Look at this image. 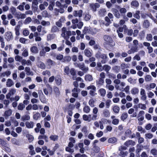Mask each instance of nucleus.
<instances>
[{
  "instance_id": "obj_1",
  "label": "nucleus",
  "mask_w": 157,
  "mask_h": 157,
  "mask_svg": "<svg viewBox=\"0 0 157 157\" xmlns=\"http://www.w3.org/2000/svg\"><path fill=\"white\" fill-rule=\"evenodd\" d=\"M104 39L107 44L111 47H113L115 45V43L113 41L112 38L110 36L105 35L104 36Z\"/></svg>"
},
{
  "instance_id": "obj_2",
  "label": "nucleus",
  "mask_w": 157,
  "mask_h": 157,
  "mask_svg": "<svg viewBox=\"0 0 157 157\" xmlns=\"http://www.w3.org/2000/svg\"><path fill=\"white\" fill-rule=\"evenodd\" d=\"M87 89L90 90L89 94L91 96H94L97 94L95 93L96 87L94 86L90 85L87 87Z\"/></svg>"
},
{
  "instance_id": "obj_3",
  "label": "nucleus",
  "mask_w": 157,
  "mask_h": 157,
  "mask_svg": "<svg viewBox=\"0 0 157 157\" xmlns=\"http://www.w3.org/2000/svg\"><path fill=\"white\" fill-rule=\"evenodd\" d=\"M84 32L86 33H89L93 35L96 33L97 31L95 29H88L87 27H85L84 28Z\"/></svg>"
},
{
  "instance_id": "obj_4",
  "label": "nucleus",
  "mask_w": 157,
  "mask_h": 157,
  "mask_svg": "<svg viewBox=\"0 0 157 157\" xmlns=\"http://www.w3.org/2000/svg\"><path fill=\"white\" fill-rule=\"evenodd\" d=\"M96 57L97 58L100 57L102 59H103V60L101 61V62L103 63H105L106 61L107 56L106 54H103L100 55L99 53H97L96 55Z\"/></svg>"
},
{
  "instance_id": "obj_5",
  "label": "nucleus",
  "mask_w": 157,
  "mask_h": 157,
  "mask_svg": "<svg viewBox=\"0 0 157 157\" xmlns=\"http://www.w3.org/2000/svg\"><path fill=\"white\" fill-rule=\"evenodd\" d=\"M82 11L81 10H75L73 12V15L75 17H81L82 16Z\"/></svg>"
},
{
  "instance_id": "obj_6",
  "label": "nucleus",
  "mask_w": 157,
  "mask_h": 157,
  "mask_svg": "<svg viewBox=\"0 0 157 157\" xmlns=\"http://www.w3.org/2000/svg\"><path fill=\"white\" fill-rule=\"evenodd\" d=\"M16 92V90L14 89H10L8 94L6 95V97L7 99H9L10 97L14 94Z\"/></svg>"
},
{
  "instance_id": "obj_7",
  "label": "nucleus",
  "mask_w": 157,
  "mask_h": 157,
  "mask_svg": "<svg viewBox=\"0 0 157 157\" xmlns=\"http://www.w3.org/2000/svg\"><path fill=\"white\" fill-rule=\"evenodd\" d=\"M90 6L92 10L94 11H96L97 8H98L100 7L99 5L97 3L94 4L92 3L90 4Z\"/></svg>"
},
{
  "instance_id": "obj_8",
  "label": "nucleus",
  "mask_w": 157,
  "mask_h": 157,
  "mask_svg": "<svg viewBox=\"0 0 157 157\" xmlns=\"http://www.w3.org/2000/svg\"><path fill=\"white\" fill-rule=\"evenodd\" d=\"M85 55L87 57H91L92 55L91 50L89 49L86 48L84 51Z\"/></svg>"
},
{
  "instance_id": "obj_9",
  "label": "nucleus",
  "mask_w": 157,
  "mask_h": 157,
  "mask_svg": "<svg viewBox=\"0 0 157 157\" xmlns=\"http://www.w3.org/2000/svg\"><path fill=\"white\" fill-rule=\"evenodd\" d=\"M5 38L7 41H10L13 38L12 34L10 32H7L5 34Z\"/></svg>"
},
{
  "instance_id": "obj_10",
  "label": "nucleus",
  "mask_w": 157,
  "mask_h": 157,
  "mask_svg": "<svg viewBox=\"0 0 157 157\" xmlns=\"http://www.w3.org/2000/svg\"><path fill=\"white\" fill-rule=\"evenodd\" d=\"M65 21V18L64 17H61L59 20L56 22V25L59 27H61L62 26V23Z\"/></svg>"
},
{
  "instance_id": "obj_11",
  "label": "nucleus",
  "mask_w": 157,
  "mask_h": 157,
  "mask_svg": "<svg viewBox=\"0 0 157 157\" xmlns=\"http://www.w3.org/2000/svg\"><path fill=\"white\" fill-rule=\"evenodd\" d=\"M112 11L114 15L116 17L119 18H120L121 15L118 11L116 9L113 8Z\"/></svg>"
},
{
  "instance_id": "obj_12",
  "label": "nucleus",
  "mask_w": 157,
  "mask_h": 157,
  "mask_svg": "<svg viewBox=\"0 0 157 157\" xmlns=\"http://www.w3.org/2000/svg\"><path fill=\"white\" fill-rule=\"evenodd\" d=\"M78 67L82 70L85 73L87 72L88 70V68L85 67L83 63L78 65Z\"/></svg>"
},
{
  "instance_id": "obj_13",
  "label": "nucleus",
  "mask_w": 157,
  "mask_h": 157,
  "mask_svg": "<svg viewBox=\"0 0 157 157\" xmlns=\"http://www.w3.org/2000/svg\"><path fill=\"white\" fill-rule=\"evenodd\" d=\"M11 74L10 71H6L2 73H0V77L2 78L6 76L8 77Z\"/></svg>"
},
{
  "instance_id": "obj_14",
  "label": "nucleus",
  "mask_w": 157,
  "mask_h": 157,
  "mask_svg": "<svg viewBox=\"0 0 157 157\" xmlns=\"http://www.w3.org/2000/svg\"><path fill=\"white\" fill-rule=\"evenodd\" d=\"M75 106L74 105H71L69 106V110L67 111L68 114L70 116H71L72 115V110L74 108Z\"/></svg>"
},
{
  "instance_id": "obj_15",
  "label": "nucleus",
  "mask_w": 157,
  "mask_h": 157,
  "mask_svg": "<svg viewBox=\"0 0 157 157\" xmlns=\"http://www.w3.org/2000/svg\"><path fill=\"white\" fill-rule=\"evenodd\" d=\"M85 79L86 81L90 82L93 80V78L91 75L88 74L85 76Z\"/></svg>"
},
{
  "instance_id": "obj_16",
  "label": "nucleus",
  "mask_w": 157,
  "mask_h": 157,
  "mask_svg": "<svg viewBox=\"0 0 157 157\" xmlns=\"http://www.w3.org/2000/svg\"><path fill=\"white\" fill-rule=\"evenodd\" d=\"M91 115H87L85 114L83 116V120L85 121H88L89 122L91 120Z\"/></svg>"
},
{
  "instance_id": "obj_17",
  "label": "nucleus",
  "mask_w": 157,
  "mask_h": 157,
  "mask_svg": "<svg viewBox=\"0 0 157 157\" xmlns=\"http://www.w3.org/2000/svg\"><path fill=\"white\" fill-rule=\"evenodd\" d=\"M25 125L28 128H33L34 126V123L32 121L27 122L25 123Z\"/></svg>"
},
{
  "instance_id": "obj_18",
  "label": "nucleus",
  "mask_w": 157,
  "mask_h": 157,
  "mask_svg": "<svg viewBox=\"0 0 157 157\" xmlns=\"http://www.w3.org/2000/svg\"><path fill=\"white\" fill-rule=\"evenodd\" d=\"M25 71L26 74L28 75H33V72L31 71L30 68L29 67H26L25 68Z\"/></svg>"
},
{
  "instance_id": "obj_19",
  "label": "nucleus",
  "mask_w": 157,
  "mask_h": 157,
  "mask_svg": "<svg viewBox=\"0 0 157 157\" xmlns=\"http://www.w3.org/2000/svg\"><path fill=\"white\" fill-rule=\"evenodd\" d=\"M106 11L105 9H101L98 11L99 15L101 16H104L106 13Z\"/></svg>"
},
{
  "instance_id": "obj_20",
  "label": "nucleus",
  "mask_w": 157,
  "mask_h": 157,
  "mask_svg": "<svg viewBox=\"0 0 157 157\" xmlns=\"http://www.w3.org/2000/svg\"><path fill=\"white\" fill-rule=\"evenodd\" d=\"M12 113V111L11 109H9L6 110L4 113V116L6 117H8L10 116Z\"/></svg>"
},
{
  "instance_id": "obj_21",
  "label": "nucleus",
  "mask_w": 157,
  "mask_h": 157,
  "mask_svg": "<svg viewBox=\"0 0 157 157\" xmlns=\"http://www.w3.org/2000/svg\"><path fill=\"white\" fill-rule=\"evenodd\" d=\"M139 89L136 87H134L131 90V94L133 95H135L139 93Z\"/></svg>"
},
{
  "instance_id": "obj_22",
  "label": "nucleus",
  "mask_w": 157,
  "mask_h": 157,
  "mask_svg": "<svg viewBox=\"0 0 157 157\" xmlns=\"http://www.w3.org/2000/svg\"><path fill=\"white\" fill-rule=\"evenodd\" d=\"M30 51L32 52L35 54L38 53L39 51L37 48L35 46H33L31 48Z\"/></svg>"
},
{
  "instance_id": "obj_23",
  "label": "nucleus",
  "mask_w": 157,
  "mask_h": 157,
  "mask_svg": "<svg viewBox=\"0 0 157 157\" xmlns=\"http://www.w3.org/2000/svg\"><path fill=\"white\" fill-rule=\"evenodd\" d=\"M95 100L94 99L92 98L90 99L88 102L89 104V105L92 107H93L95 106Z\"/></svg>"
},
{
  "instance_id": "obj_24",
  "label": "nucleus",
  "mask_w": 157,
  "mask_h": 157,
  "mask_svg": "<svg viewBox=\"0 0 157 157\" xmlns=\"http://www.w3.org/2000/svg\"><path fill=\"white\" fill-rule=\"evenodd\" d=\"M16 17L18 19H24L25 17V14L24 13H18Z\"/></svg>"
},
{
  "instance_id": "obj_25",
  "label": "nucleus",
  "mask_w": 157,
  "mask_h": 157,
  "mask_svg": "<svg viewBox=\"0 0 157 157\" xmlns=\"http://www.w3.org/2000/svg\"><path fill=\"white\" fill-rule=\"evenodd\" d=\"M53 61L51 59H49L47 60L46 64L48 66L49 68H50L51 66L53 65Z\"/></svg>"
},
{
  "instance_id": "obj_26",
  "label": "nucleus",
  "mask_w": 157,
  "mask_h": 157,
  "mask_svg": "<svg viewBox=\"0 0 157 157\" xmlns=\"http://www.w3.org/2000/svg\"><path fill=\"white\" fill-rule=\"evenodd\" d=\"M13 81L10 79H8L6 82V86H7L10 87L13 86Z\"/></svg>"
},
{
  "instance_id": "obj_27",
  "label": "nucleus",
  "mask_w": 157,
  "mask_h": 157,
  "mask_svg": "<svg viewBox=\"0 0 157 157\" xmlns=\"http://www.w3.org/2000/svg\"><path fill=\"white\" fill-rule=\"evenodd\" d=\"M50 139L53 141H56L58 138V136L56 135H51L50 136Z\"/></svg>"
},
{
  "instance_id": "obj_28",
  "label": "nucleus",
  "mask_w": 157,
  "mask_h": 157,
  "mask_svg": "<svg viewBox=\"0 0 157 157\" xmlns=\"http://www.w3.org/2000/svg\"><path fill=\"white\" fill-rule=\"evenodd\" d=\"M10 11L12 14L13 15H16L17 13L15 7L13 6L11 7L10 8Z\"/></svg>"
},
{
  "instance_id": "obj_29",
  "label": "nucleus",
  "mask_w": 157,
  "mask_h": 157,
  "mask_svg": "<svg viewBox=\"0 0 157 157\" xmlns=\"http://www.w3.org/2000/svg\"><path fill=\"white\" fill-rule=\"evenodd\" d=\"M30 119V116L27 114L25 115L22 116L21 117V119L22 121L29 120Z\"/></svg>"
},
{
  "instance_id": "obj_30",
  "label": "nucleus",
  "mask_w": 157,
  "mask_h": 157,
  "mask_svg": "<svg viewBox=\"0 0 157 157\" xmlns=\"http://www.w3.org/2000/svg\"><path fill=\"white\" fill-rule=\"evenodd\" d=\"M138 106L139 108H140L142 109L145 110L147 108L146 105L144 104L139 103L138 105Z\"/></svg>"
},
{
  "instance_id": "obj_31",
  "label": "nucleus",
  "mask_w": 157,
  "mask_h": 157,
  "mask_svg": "<svg viewBox=\"0 0 157 157\" xmlns=\"http://www.w3.org/2000/svg\"><path fill=\"white\" fill-rule=\"evenodd\" d=\"M104 83V80L103 79L100 78L97 81L96 83L97 85H98V86L102 85Z\"/></svg>"
},
{
  "instance_id": "obj_32",
  "label": "nucleus",
  "mask_w": 157,
  "mask_h": 157,
  "mask_svg": "<svg viewBox=\"0 0 157 157\" xmlns=\"http://www.w3.org/2000/svg\"><path fill=\"white\" fill-rule=\"evenodd\" d=\"M100 95L102 97H104L106 94L105 90L103 88H101L99 90Z\"/></svg>"
},
{
  "instance_id": "obj_33",
  "label": "nucleus",
  "mask_w": 157,
  "mask_h": 157,
  "mask_svg": "<svg viewBox=\"0 0 157 157\" xmlns=\"http://www.w3.org/2000/svg\"><path fill=\"white\" fill-rule=\"evenodd\" d=\"M144 78L146 82H150L152 80V79L151 76L149 75H146Z\"/></svg>"
},
{
  "instance_id": "obj_34",
  "label": "nucleus",
  "mask_w": 157,
  "mask_h": 157,
  "mask_svg": "<svg viewBox=\"0 0 157 157\" xmlns=\"http://www.w3.org/2000/svg\"><path fill=\"white\" fill-rule=\"evenodd\" d=\"M42 74L44 76L49 77L51 75V72L49 71L46 70L42 72Z\"/></svg>"
},
{
  "instance_id": "obj_35",
  "label": "nucleus",
  "mask_w": 157,
  "mask_h": 157,
  "mask_svg": "<svg viewBox=\"0 0 157 157\" xmlns=\"http://www.w3.org/2000/svg\"><path fill=\"white\" fill-rule=\"evenodd\" d=\"M103 114L104 117H108L110 116L109 112L108 110H105L103 111Z\"/></svg>"
},
{
  "instance_id": "obj_36",
  "label": "nucleus",
  "mask_w": 157,
  "mask_h": 157,
  "mask_svg": "<svg viewBox=\"0 0 157 157\" xmlns=\"http://www.w3.org/2000/svg\"><path fill=\"white\" fill-rule=\"evenodd\" d=\"M113 109L115 113H118L119 111L120 108L118 106L115 105L113 107Z\"/></svg>"
},
{
  "instance_id": "obj_37",
  "label": "nucleus",
  "mask_w": 157,
  "mask_h": 157,
  "mask_svg": "<svg viewBox=\"0 0 157 157\" xmlns=\"http://www.w3.org/2000/svg\"><path fill=\"white\" fill-rule=\"evenodd\" d=\"M131 6H132L137 7L139 6L138 2L136 1H132L131 3Z\"/></svg>"
},
{
  "instance_id": "obj_38",
  "label": "nucleus",
  "mask_w": 157,
  "mask_h": 157,
  "mask_svg": "<svg viewBox=\"0 0 157 157\" xmlns=\"http://www.w3.org/2000/svg\"><path fill=\"white\" fill-rule=\"evenodd\" d=\"M117 141V139L115 137L110 138L108 140V142L109 143H114Z\"/></svg>"
},
{
  "instance_id": "obj_39",
  "label": "nucleus",
  "mask_w": 157,
  "mask_h": 157,
  "mask_svg": "<svg viewBox=\"0 0 157 157\" xmlns=\"http://www.w3.org/2000/svg\"><path fill=\"white\" fill-rule=\"evenodd\" d=\"M111 69V67L107 65H105L103 67V69L106 72H108V71Z\"/></svg>"
},
{
  "instance_id": "obj_40",
  "label": "nucleus",
  "mask_w": 157,
  "mask_h": 157,
  "mask_svg": "<svg viewBox=\"0 0 157 157\" xmlns=\"http://www.w3.org/2000/svg\"><path fill=\"white\" fill-rule=\"evenodd\" d=\"M25 105L23 104L22 103H20L19 104L17 107V108L18 110H22L25 108Z\"/></svg>"
},
{
  "instance_id": "obj_41",
  "label": "nucleus",
  "mask_w": 157,
  "mask_h": 157,
  "mask_svg": "<svg viewBox=\"0 0 157 157\" xmlns=\"http://www.w3.org/2000/svg\"><path fill=\"white\" fill-rule=\"evenodd\" d=\"M146 38L147 40L148 41H151L153 39L152 35L151 34H147Z\"/></svg>"
},
{
  "instance_id": "obj_42",
  "label": "nucleus",
  "mask_w": 157,
  "mask_h": 157,
  "mask_svg": "<svg viewBox=\"0 0 157 157\" xmlns=\"http://www.w3.org/2000/svg\"><path fill=\"white\" fill-rule=\"evenodd\" d=\"M55 81L57 85L59 86L61 83V79L60 78H56L55 79Z\"/></svg>"
},
{
  "instance_id": "obj_43",
  "label": "nucleus",
  "mask_w": 157,
  "mask_h": 157,
  "mask_svg": "<svg viewBox=\"0 0 157 157\" xmlns=\"http://www.w3.org/2000/svg\"><path fill=\"white\" fill-rule=\"evenodd\" d=\"M54 91L56 95H59V88L56 87L54 86L53 88Z\"/></svg>"
},
{
  "instance_id": "obj_44",
  "label": "nucleus",
  "mask_w": 157,
  "mask_h": 157,
  "mask_svg": "<svg viewBox=\"0 0 157 157\" xmlns=\"http://www.w3.org/2000/svg\"><path fill=\"white\" fill-rule=\"evenodd\" d=\"M128 114L126 113H123L121 116V119L123 121L125 120L127 117Z\"/></svg>"
},
{
  "instance_id": "obj_45",
  "label": "nucleus",
  "mask_w": 157,
  "mask_h": 157,
  "mask_svg": "<svg viewBox=\"0 0 157 157\" xmlns=\"http://www.w3.org/2000/svg\"><path fill=\"white\" fill-rule=\"evenodd\" d=\"M41 24L43 25L44 26H48L50 25V23L49 21H43L41 22Z\"/></svg>"
},
{
  "instance_id": "obj_46",
  "label": "nucleus",
  "mask_w": 157,
  "mask_h": 157,
  "mask_svg": "<svg viewBox=\"0 0 157 157\" xmlns=\"http://www.w3.org/2000/svg\"><path fill=\"white\" fill-rule=\"evenodd\" d=\"M40 116V114L39 113H36L33 116V119L35 120H37Z\"/></svg>"
},
{
  "instance_id": "obj_47",
  "label": "nucleus",
  "mask_w": 157,
  "mask_h": 157,
  "mask_svg": "<svg viewBox=\"0 0 157 157\" xmlns=\"http://www.w3.org/2000/svg\"><path fill=\"white\" fill-rule=\"evenodd\" d=\"M90 110V108L88 106H85L83 108V111L86 113H89Z\"/></svg>"
},
{
  "instance_id": "obj_48",
  "label": "nucleus",
  "mask_w": 157,
  "mask_h": 157,
  "mask_svg": "<svg viewBox=\"0 0 157 157\" xmlns=\"http://www.w3.org/2000/svg\"><path fill=\"white\" fill-rule=\"evenodd\" d=\"M140 12L139 11H136L135 14L133 15V16L136 19H139L140 18V17L139 15Z\"/></svg>"
},
{
  "instance_id": "obj_49",
  "label": "nucleus",
  "mask_w": 157,
  "mask_h": 157,
  "mask_svg": "<svg viewBox=\"0 0 157 157\" xmlns=\"http://www.w3.org/2000/svg\"><path fill=\"white\" fill-rule=\"evenodd\" d=\"M70 69L68 67H65L64 68V72L67 75L69 74L70 72Z\"/></svg>"
},
{
  "instance_id": "obj_50",
  "label": "nucleus",
  "mask_w": 157,
  "mask_h": 157,
  "mask_svg": "<svg viewBox=\"0 0 157 157\" xmlns=\"http://www.w3.org/2000/svg\"><path fill=\"white\" fill-rule=\"evenodd\" d=\"M32 21V19L30 17L27 18L25 20L24 23L25 24H27L29 23Z\"/></svg>"
},
{
  "instance_id": "obj_51",
  "label": "nucleus",
  "mask_w": 157,
  "mask_h": 157,
  "mask_svg": "<svg viewBox=\"0 0 157 157\" xmlns=\"http://www.w3.org/2000/svg\"><path fill=\"white\" fill-rule=\"evenodd\" d=\"M143 25L144 27L145 28H148L150 25V23L147 20L144 21V23Z\"/></svg>"
},
{
  "instance_id": "obj_52",
  "label": "nucleus",
  "mask_w": 157,
  "mask_h": 157,
  "mask_svg": "<svg viewBox=\"0 0 157 157\" xmlns=\"http://www.w3.org/2000/svg\"><path fill=\"white\" fill-rule=\"evenodd\" d=\"M26 137L28 138L29 142H31L33 140V136L29 134H27L26 136Z\"/></svg>"
},
{
  "instance_id": "obj_53",
  "label": "nucleus",
  "mask_w": 157,
  "mask_h": 157,
  "mask_svg": "<svg viewBox=\"0 0 157 157\" xmlns=\"http://www.w3.org/2000/svg\"><path fill=\"white\" fill-rule=\"evenodd\" d=\"M39 67L42 69H44L45 68V65L44 63L42 62H39L38 64Z\"/></svg>"
},
{
  "instance_id": "obj_54",
  "label": "nucleus",
  "mask_w": 157,
  "mask_h": 157,
  "mask_svg": "<svg viewBox=\"0 0 157 157\" xmlns=\"http://www.w3.org/2000/svg\"><path fill=\"white\" fill-rule=\"evenodd\" d=\"M54 2H51L48 7V9L50 10H52L53 9V6L54 5Z\"/></svg>"
},
{
  "instance_id": "obj_55",
  "label": "nucleus",
  "mask_w": 157,
  "mask_h": 157,
  "mask_svg": "<svg viewBox=\"0 0 157 157\" xmlns=\"http://www.w3.org/2000/svg\"><path fill=\"white\" fill-rule=\"evenodd\" d=\"M22 55L25 57H27L28 56V50L26 49H25L22 53Z\"/></svg>"
},
{
  "instance_id": "obj_56",
  "label": "nucleus",
  "mask_w": 157,
  "mask_h": 157,
  "mask_svg": "<svg viewBox=\"0 0 157 157\" xmlns=\"http://www.w3.org/2000/svg\"><path fill=\"white\" fill-rule=\"evenodd\" d=\"M22 59V57L18 55H17L15 57V60L16 61L21 62Z\"/></svg>"
},
{
  "instance_id": "obj_57",
  "label": "nucleus",
  "mask_w": 157,
  "mask_h": 157,
  "mask_svg": "<svg viewBox=\"0 0 157 157\" xmlns=\"http://www.w3.org/2000/svg\"><path fill=\"white\" fill-rule=\"evenodd\" d=\"M58 31V28L56 26H53L51 29V32L52 33L56 32Z\"/></svg>"
},
{
  "instance_id": "obj_58",
  "label": "nucleus",
  "mask_w": 157,
  "mask_h": 157,
  "mask_svg": "<svg viewBox=\"0 0 157 157\" xmlns=\"http://www.w3.org/2000/svg\"><path fill=\"white\" fill-rule=\"evenodd\" d=\"M71 147H67L66 148V151H67L71 153H72L74 152V150L73 149H71Z\"/></svg>"
},
{
  "instance_id": "obj_59",
  "label": "nucleus",
  "mask_w": 157,
  "mask_h": 157,
  "mask_svg": "<svg viewBox=\"0 0 157 157\" xmlns=\"http://www.w3.org/2000/svg\"><path fill=\"white\" fill-rule=\"evenodd\" d=\"M119 11L121 14H124L127 12L126 9L124 8H121Z\"/></svg>"
},
{
  "instance_id": "obj_60",
  "label": "nucleus",
  "mask_w": 157,
  "mask_h": 157,
  "mask_svg": "<svg viewBox=\"0 0 157 157\" xmlns=\"http://www.w3.org/2000/svg\"><path fill=\"white\" fill-rule=\"evenodd\" d=\"M119 121L117 119H114L113 120L112 123L114 125H117L119 123Z\"/></svg>"
},
{
  "instance_id": "obj_61",
  "label": "nucleus",
  "mask_w": 157,
  "mask_h": 157,
  "mask_svg": "<svg viewBox=\"0 0 157 157\" xmlns=\"http://www.w3.org/2000/svg\"><path fill=\"white\" fill-rule=\"evenodd\" d=\"M65 4L64 5V6L66 7H67V6L69 5L71 3V0H65Z\"/></svg>"
},
{
  "instance_id": "obj_62",
  "label": "nucleus",
  "mask_w": 157,
  "mask_h": 157,
  "mask_svg": "<svg viewBox=\"0 0 157 157\" xmlns=\"http://www.w3.org/2000/svg\"><path fill=\"white\" fill-rule=\"evenodd\" d=\"M106 87L109 89V90L112 91L114 89V86L112 85H106Z\"/></svg>"
},
{
  "instance_id": "obj_63",
  "label": "nucleus",
  "mask_w": 157,
  "mask_h": 157,
  "mask_svg": "<svg viewBox=\"0 0 157 157\" xmlns=\"http://www.w3.org/2000/svg\"><path fill=\"white\" fill-rule=\"evenodd\" d=\"M71 51L73 52L77 53L78 51V49L77 47H74L72 48Z\"/></svg>"
},
{
  "instance_id": "obj_64",
  "label": "nucleus",
  "mask_w": 157,
  "mask_h": 157,
  "mask_svg": "<svg viewBox=\"0 0 157 157\" xmlns=\"http://www.w3.org/2000/svg\"><path fill=\"white\" fill-rule=\"evenodd\" d=\"M151 152L153 155H157V150L155 149H152Z\"/></svg>"
}]
</instances>
